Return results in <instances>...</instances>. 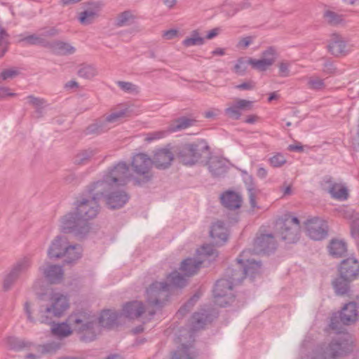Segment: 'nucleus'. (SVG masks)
Here are the masks:
<instances>
[{
    "mask_svg": "<svg viewBox=\"0 0 359 359\" xmlns=\"http://www.w3.org/2000/svg\"><path fill=\"white\" fill-rule=\"evenodd\" d=\"M106 199L108 207L111 209L122 208L128 201V196L123 191H107L102 196Z\"/></svg>",
    "mask_w": 359,
    "mask_h": 359,
    "instance_id": "obj_18",
    "label": "nucleus"
},
{
    "mask_svg": "<svg viewBox=\"0 0 359 359\" xmlns=\"http://www.w3.org/2000/svg\"><path fill=\"white\" fill-rule=\"evenodd\" d=\"M67 322L72 330L81 334L80 339L88 342L93 341L98 332L97 319L86 311H79L71 314Z\"/></svg>",
    "mask_w": 359,
    "mask_h": 359,
    "instance_id": "obj_2",
    "label": "nucleus"
},
{
    "mask_svg": "<svg viewBox=\"0 0 359 359\" xmlns=\"http://www.w3.org/2000/svg\"><path fill=\"white\" fill-rule=\"evenodd\" d=\"M221 201L225 208L236 210L241 206L242 197L235 191H228L222 195Z\"/></svg>",
    "mask_w": 359,
    "mask_h": 359,
    "instance_id": "obj_25",
    "label": "nucleus"
},
{
    "mask_svg": "<svg viewBox=\"0 0 359 359\" xmlns=\"http://www.w3.org/2000/svg\"><path fill=\"white\" fill-rule=\"evenodd\" d=\"M102 4L100 2H89L83 11L79 14V20L83 25H89L98 18Z\"/></svg>",
    "mask_w": 359,
    "mask_h": 359,
    "instance_id": "obj_16",
    "label": "nucleus"
},
{
    "mask_svg": "<svg viewBox=\"0 0 359 359\" xmlns=\"http://www.w3.org/2000/svg\"><path fill=\"white\" fill-rule=\"evenodd\" d=\"M69 242L64 236H57L51 243L48 255L50 259H58L63 257Z\"/></svg>",
    "mask_w": 359,
    "mask_h": 359,
    "instance_id": "obj_21",
    "label": "nucleus"
},
{
    "mask_svg": "<svg viewBox=\"0 0 359 359\" xmlns=\"http://www.w3.org/2000/svg\"><path fill=\"white\" fill-rule=\"evenodd\" d=\"M168 134H170L168 129L149 133L146 135L144 140L147 142L150 143L153 141L164 138Z\"/></svg>",
    "mask_w": 359,
    "mask_h": 359,
    "instance_id": "obj_53",
    "label": "nucleus"
},
{
    "mask_svg": "<svg viewBox=\"0 0 359 359\" xmlns=\"http://www.w3.org/2000/svg\"><path fill=\"white\" fill-rule=\"evenodd\" d=\"M328 250L332 256L339 257L346 252V245L343 241L332 240L328 245Z\"/></svg>",
    "mask_w": 359,
    "mask_h": 359,
    "instance_id": "obj_39",
    "label": "nucleus"
},
{
    "mask_svg": "<svg viewBox=\"0 0 359 359\" xmlns=\"http://www.w3.org/2000/svg\"><path fill=\"white\" fill-rule=\"evenodd\" d=\"M48 46H49L52 51L57 55H72L76 51V48L74 46L62 41H54L51 43L48 42Z\"/></svg>",
    "mask_w": 359,
    "mask_h": 359,
    "instance_id": "obj_29",
    "label": "nucleus"
},
{
    "mask_svg": "<svg viewBox=\"0 0 359 359\" xmlns=\"http://www.w3.org/2000/svg\"><path fill=\"white\" fill-rule=\"evenodd\" d=\"M248 65H249L248 59L245 60L243 57L239 58L234 66V72L239 75H243L247 69Z\"/></svg>",
    "mask_w": 359,
    "mask_h": 359,
    "instance_id": "obj_58",
    "label": "nucleus"
},
{
    "mask_svg": "<svg viewBox=\"0 0 359 359\" xmlns=\"http://www.w3.org/2000/svg\"><path fill=\"white\" fill-rule=\"evenodd\" d=\"M329 192L333 198L341 201L347 199L348 195L347 189L338 184H332L329 188Z\"/></svg>",
    "mask_w": 359,
    "mask_h": 359,
    "instance_id": "obj_40",
    "label": "nucleus"
},
{
    "mask_svg": "<svg viewBox=\"0 0 359 359\" xmlns=\"http://www.w3.org/2000/svg\"><path fill=\"white\" fill-rule=\"evenodd\" d=\"M96 190L95 185L92 184L88 189L90 196L78 200L75 212H69L62 217L60 225L62 232L85 236L90 231L89 221L96 217L99 213L98 200L104 194V193L98 194Z\"/></svg>",
    "mask_w": 359,
    "mask_h": 359,
    "instance_id": "obj_1",
    "label": "nucleus"
},
{
    "mask_svg": "<svg viewBox=\"0 0 359 359\" xmlns=\"http://www.w3.org/2000/svg\"><path fill=\"white\" fill-rule=\"evenodd\" d=\"M250 252V250H243L237 261L239 264L243 265L246 276L255 277L256 274L260 273L262 264L260 262L248 258Z\"/></svg>",
    "mask_w": 359,
    "mask_h": 359,
    "instance_id": "obj_14",
    "label": "nucleus"
},
{
    "mask_svg": "<svg viewBox=\"0 0 359 359\" xmlns=\"http://www.w3.org/2000/svg\"><path fill=\"white\" fill-rule=\"evenodd\" d=\"M19 74V72L15 69H4L0 74V83L4 81L11 80L17 76Z\"/></svg>",
    "mask_w": 359,
    "mask_h": 359,
    "instance_id": "obj_59",
    "label": "nucleus"
},
{
    "mask_svg": "<svg viewBox=\"0 0 359 359\" xmlns=\"http://www.w3.org/2000/svg\"><path fill=\"white\" fill-rule=\"evenodd\" d=\"M73 331L74 330L67 321L55 323L51 327L52 334L60 339L69 337L72 334Z\"/></svg>",
    "mask_w": 359,
    "mask_h": 359,
    "instance_id": "obj_33",
    "label": "nucleus"
},
{
    "mask_svg": "<svg viewBox=\"0 0 359 359\" xmlns=\"http://www.w3.org/2000/svg\"><path fill=\"white\" fill-rule=\"evenodd\" d=\"M130 176L129 168L126 163L120 162L104 176L102 180L94 183L98 194L111 191L114 188L124 186Z\"/></svg>",
    "mask_w": 359,
    "mask_h": 359,
    "instance_id": "obj_3",
    "label": "nucleus"
},
{
    "mask_svg": "<svg viewBox=\"0 0 359 359\" xmlns=\"http://www.w3.org/2000/svg\"><path fill=\"white\" fill-rule=\"evenodd\" d=\"M211 320V316L208 311L201 310L199 312H196L191 318V329L194 331L202 329Z\"/></svg>",
    "mask_w": 359,
    "mask_h": 359,
    "instance_id": "obj_28",
    "label": "nucleus"
},
{
    "mask_svg": "<svg viewBox=\"0 0 359 359\" xmlns=\"http://www.w3.org/2000/svg\"><path fill=\"white\" fill-rule=\"evenodd\" d=\"M96 68L92 65H81L78 69V75L84 79H91L97 74Z\"/></svg>",
    "mask_w": 359,
    "mask_h": 359,
    "instance_id": "obj_43",
    "label": "nucleus"
},
{
    "mask_svg": "<svg viewBox=\"0 0 359 359\" xmlns=\"http://www.w3.org/2000/svg\"><path fill=\"white\" fill-rule=\"evenodd\" d=\"M8 342L11 348L15 351L27 350L31 351L25 356V359H40L43 355L41 351L36 348V347H39L38 344L29 341L11 337L8 339Z\"/></svg>",
    "mask_w": 359,
    "mask_h": 359,
    "instance_id": "obj_10",
    "label": "nucleus"
},
{
    "mask_svg": "<svg viewBox=\"0 0 359 359\" xmlns=\"http://www.w3.org/2000/svg\"><path fill=\"white\" fill-rule=\"evenodd\" d=\"M204 42V38L200 36L199 32L197 30H194L191 32L189 37L186 38L182 41V44L186 47H191L194 46L203 45Z\"/></svg>",
    "mask_w": 359,
    "mask_h": 359,
    "instance_id": "obj_42",
    "label": "nucleus"
},
{
    "mask_svg": "<svg viewBox=\"0 0 359 359\" xmlns=\"http://www.w3.org/2000/svg\"><path fill=\"white\" fill-rule=\"evenodd\" d=\"M174 159V154L171 151L170 145L157 149L154 154L152 163L158 169L168 168Z\"/></svg>",
    "mask_w": 359,
    "mask_h": 359,
    "instance_id": "obj_13",
    "label": "nucleus"
},
{
    "mask_svg": "<svg viewBox=\"0 0 359 359\" xmlns=\"http://www.w3.org/2000/svg\"><path fill=\"white\" fill-rule=\"evenodd\" d=\"M195 121L187 117H180L171 123L168 129L170 133L184 130L194 125Z\"/></svg>",
    "mask_w": 359,
    "mask_h": 359,
    "instance_id": "obj_36",
    "label": "nucleus"
},
{
    "mask_svg": "<svg viewBox=\"0 0 359 359\" xmlns=\"http://www.w3.org/2000/svg\"><path fill=\"white\" fill-rule=\"evenodd\" d=\"M20 278L11 269L4 275L3 280V288L4 290H10L17 280Z\"/></svg>",
    "mask_w": 359,
    "mask_h": 359,
    "instance_id": "obj_45",
    "label": "nucleus"
},
{
    "mask_svg": "<svg viewBox=\"0 0 359 359\" xmlns=\"http://www.w3.org/2000/svg\"><path fill=\"white\" fill-rule=\"evenodd\" d=\"M248 195H249L250 206L252 208L255 209V208H257V203H256V196L257 194V190L252 185H249L248 187Z\"/></svg>",
    "mask_w": 359,
    "mask_h": 359,
    "instance_id": "obj_63",
    "label": "nucleus"
},
{
    "mask_svg": "<svg viewBox=\"0 0 359 359\" xmlns=\"http://www.w3.org/2000/svg\"><path fill=\"white\" fill-rule=\"evenodd\" d=\"M307 86L309 89L320 90L325 88L324 80L317 76H312L306 78Z\"/></svg>",
    "mask_w": 359,
    "mask_h": 359,
    "instance_id": "obj_51",
    "label": "nucleus"
},
{
    "mask_svg": "<svg viewBox=\"0 0 359 359\" xmlns=\"http://www.w3.org/2000/svg\"><path fill=\"white\" fill-rule=\"evenodd\" d=\"M339 318L344 325H349L355 322L357 318L355 303L350 302L346 304L340 312Z\"/></svg>",
    "mask_w": 359,
    "mask_h": 359,
    "instance_id": "obj_27",
    "label": "nucleus"
},
{
    "mask_svg": "<svg viewBox=\"0 0 359 359\" xmlns=\"http://www.w3.org/2000/svg\"><path fill=\"white\" fill-rule=\"evenodd\" d=\"M189 348L190 346L182 344L174 353L172 359H194Z\"/></svg>",
    "mask_w": 359,
    "mask_h": 359,
    "instance_id": "obj_49",
    "label": "nucleus"
},
{
    "mask_svg": "<svg viewBox=\"0 0 359 359\" xmlns=\"http://www.w3.org/2000/svg\"><path fill=\"white\" fill-rule=\"evenodd\" d=\"M207 149L208 146L204 145L202 141L186 143L178 147L177 156L183 164L193 165L201 158L203 150Z\"/></svg>",
    "mask_w": 359,
    "mask_h": 359,
    "instance_id": "obj_7",
    "label": "nucleus"
},
{
    "mask_svg": "<svg viewBox=\"0 0 359 359\" xmlns=\"http://www.w3.org/2000/svg\"><path fill=\"white\" fill-rule=\"evenodd\" d=\"M262 58L263 60H269L271 62L269 64L272 66L277 58V53L276 49L271 46L262 53Z\"/></svg>",
    "mask_w": 359,
    "mask_h": 359,
    "instance_id": "obj_56",
    "label": "nucleus"
},
{
    "mask_svg": "<svg viewBox=\"0 0 359 359\" xmlns=\"http://www.w3.org/2000/svg\"><path fill=\"white\" fill-rule=\"evenodd\" d=\"M39 347H36L39 351H41L42 355L48 353L55 352L60 348V344L57 342L47 343L43 345H39Z\"/></svg>",
    "mask_w": 359,
    "mask_h": 359,
    "instance_id": "obj_54",
    "label": "nucleus"
},
{
    "mask_svg": "<svg viewBox=\"0 0 359 359\" xmlns=\"http://www.w3.org/2000/svg\"><path fill=\"white\" fill-rule=\"evenodd\" d=\"M276 228L282 240L288 243L298 241L300 232V223L297 217L290 214H285L276 220Z\"/></svg>",
    "mask_w": 359,
    "mask_h": 359,
    "instance_id": "obj_5",
    "label": "nucleus"
},
{
    "mask_svg": "<svg viewBox=\"0 0 359 359\" xmlns=\"http://www.w3.org/2000/svg\"><path fill=\"white\" fill-rule=\"evenodd\" d=\"M170 285L166 282H155L147 288V302L150 306L159 309L169 296Z\"/></svg>",
    "mask_w": 359,
    "mask_h": 359,
    "instance_id": "obj_8",
    "label": "nucleus"
},
{
    "mask_svg": "<svg viewBox=\"0 0 359 359\" xmlns=\"http://www.w3.org/2000/svg\"><path fill=\"white\" fill-rule=\"evenodd\" d=\"M110 127L106 126L103 119L101 118L97 119L94 123L89 125L85 130L86 135H98L108 131Z\"/></svg>",
    "mask_w": 359,
    "mask_h": 359,
    "instance_id": "obj_38",
    "label": "nucleus"
},
{
    "mask_svg": "<svg viewBox=\"0 0 359 359\" xmlns=\"http://www.w3.org/2000/svg\"><path fill=\"white\" fill-rule=\"evenodd\" d=\"M269 163L271 166L278 168L286 163V159L282 154L278 153L269 158Z\"/></svg>",
    "mask_w": 359,
    "mask_h": 359,
    "instance_id": "obj_60",
    "label": "nucleus"
},
{
    "mask_svg": "<svg viewBox=\"0 0 359 359\" xmlns=\"http://www.w3.org/2000/svg\"><path fill=\"white\" fill-rule=\"evenodd\" d=\"M32 264L30 257H24L18 259L10 268L18 277L27 273Z\"/></svg>",
    "mask_w": 359,
    "mask_h": 359,
    "instance_id": "obj_31",
    "label": "nucleus"
},
{
    "mask_svg": "<svg viewBox=\"0 0 359 359\" xmlns=\"http://www.w3.org/2000/svg\"><path fill=\"white\" fill-rule=\"evenodd\" d=\"M204 261L205 259L201 257L200 259L187 258L182 262L180 270L187 276H194L198 272Z\"/></svg>",
    "mask_w": 359,
    "mask_h": 359,
    "instance_id": "obj_26",
    "label": "nucleus"
},
{
    "mask_svg": "<svg viewBox=\"0 0 359 359\" xmlns=\"http://www.w3.org/2000/svg\"><path fill=\"white\" fill-rule=\"evenodd\" d=\"M233 287V285L230 283V280L226 278L218 280L213 289L215 303L221 307H225L231 303L234 299Z\"/></svg>",
    "mask_w": 359,
    "mask_h": 359,
    "instance_id": "obj_9",
    "label": "nucleus"
},
{
    "mask_svg": "<svg viewBox=\"0 0 359 359\" xmlns=\"http://www.w3.org/2000/svg\"><path fill=\"white\" fill-rule=\"evenodd\" d=\"M276 248V242L272 233L262 234L254 241L252 252L254 254L269 253Z\"/></svg>",
    "mask_w": 359,
    "mask_h": 359,
    "instance_id": "obj_12",
    "label": "nucleus"
},
{
    "mask_svg": "<svg viewBox=\"0 0 359 359\" xmlns=\"http://www.w3.org/2000/svg\"><path fill=\"white\" fill-rule=\"evenodd\" d=\"M27 100H28L29 104L36 108V111L38 114H41V110L46 103V101L44 99L29 95L27 97Z\"/></svg>",
    "mask_w": 359,
    "mask_h": 359,
    "instance_id": "obj_55",
    "label": "nucleus"
},
{
    "mask_svg": "<svg viewBox=\"0 0 359 359\" xmlns=\"http://www.w3.org/2000/svg\"><path fill=\"white\" fill-rule=\"evenodd\" d=\"M149 315L152 317L156 311L148 307L147 309ZM146 311V308L142 302L134 301L125 304L123 309V314L129 318H137Z\"/></svg>",
    "mask_w": 359,
    "mask_h": 359,
    "instance_id": "obj_15",
    "label": "nucleus"
},
{
    "mask_svg": "<svg viewBox=\"0 0 359 359\" xmlns=\"http://www.w3.org/2000/svg\"><path fill=\"white\" fill-rule=\"evenodd\" d=\"M224 113L229 118H233L234 120H238L241 115L240 110L235 106L234 104L225 109Z\"/></svg>",
    "mask_w": 359,
    "mask_h": 359,
    "instance_id": "obj_61",
    "label": "nucleus"
},
{
    "mask_svg": "<svg viewBox=\"0 0 359 359\" xmlns=\"http://www.w3.org/2000/svg\"><path fill=\"white\" fill-rule=\"evenodd\" d=\"M168 279L170 282V285H172L175 287H183L187 283V279L185 277L177 271L171 273L168 276Z\"/></svg>",
    "mask_w": 359,
    "mask_h": 359,
    "instance_id": "obj_47",
    "label": "nucleus"
},
{
    "mask_svg": "<svg viewBox=\"0 0 359 359\" xmlns=\"http://www.w3.org/2000/svg\"><path fill=\"white\" fill-rule=\"evenodd\" d=\"M228 280L233 286L240 284L246 277L245 271L242 264L238 269L229 268L226 272Z\"/></svg>",
    "mask_w": 359,
    "mask_h": 359,
    "instance_id": "obj_34",
    "label": "nucleus"
},
{
    "mask_svg": "<svg viewBox=\"0 0 359 359\" xmlns=\"http://www.w3.org/2000/svg\"><path fill=\"white\" fill-rule=\"evenodd\" d=\"M328 50L335 56L346 55L348 53L346 41L341 36L337 34H332L328 45Z\"/></svg>",
    "mask_w": 359,
    "mask_h": 359,
    "instance_id": "obj_24",
    "label": "nucleus"
},
{
    "mask_svg": "<svg viewBox=\"0 0 359 359\" xmlns=\"http://www.w3.org/2000/svg\"><path fill=\"white\" fill-rule=\"evenodd\" d=\"M68 307L67 297L60 293H54L50 297L49 304L40 306L37 320L41 323L50 324L53 318L60 317Z\"/></svg>",
    "mask_w": 359,
    "mask_h": 359,
    "instance_id": "obj_4",
    "label": "nucleus"
},
{
    "mask_svg": "<svg viewBox=\"0 0 359 359\" xmlns=\"http://www.w3.org/2000/svg\"><path fill=\"white\" fill-rule=\"evenodd\" d=\"M359 273V262L354 257H349L341 262L339 274L346 278L353 280Z\"/></svg>",
    "mask_w": 359,
    "mask_h": 359,
    "instance_id": "obj_20",
    "label": "nucleus"
},
{
    "mask_svg": "<svg viewBox=\"0 0 359 359\" xmlns=\"http://www.w3.org/2000/svg\"><path fill=\"white\" fill-rule=\"evenodd\" d=\"M117 318L118 315L116 312L110 310L103 311L98 318L97 325L111 328L116 323Z\"/></svg>",
    "mask_w": 359,
    "mask_h": 359,
    "instance_id": "obj_32",
    "label": "nucleus"
},
{
    "mask_svg": "<svg viewBox=\"0 0 359 359\" xmlns=\"http://www.w3.org/2000/svg\"><path fill=\"white\" fill-rule=\"evenodd\" d=\"M128 112V110L126 108L115 110L111 114L102 117V118L106 126L111 128L114 126L121 123V120L126 116Z\"/></svg>",
    "mask_w": 359,
    "mask_h": 359,
    "instance_id": "obj_30",
    "label": "nucleus"
},
{
    "mask_svg": "<svg viewBox=\"0 0 359 359\" xmlns=\"http://www.w3.org/2000/svg\"><path fill=\"white\" fill-rule=\"evenodd\" d=\"M82 249L79 245H69L67 247L64 255L65 262L71 264L78 260L81 257Z\"/></svg>",
    "mask_w": 359,
    "mask_h": 359,
    "instance_id": "obj_35",
    "label": "nucleus"
},
{
    "mask_svg": "<svg viewBox=\"0 0 359 359\" xmlns=\"http://www.w3.org/2000/svg\"><path fill=\"white\" fill-rule=\"evenodd\" d=\"M21 41H25L29 45H42L48 46V42L40 34H30L21 39Z\"/></svg>",
    "mask_w": 359,
    "mask_h": 359,
    "instance_id": "obj_50",
    "label": "nucleus"
},
{
    "mask_svg": "<svg viewBox=\"0 0 359 359\" xmlns=\"http://www.w3.org/2000/svg\"><path fill=\"white\" fill-rule=\"evenodd\" d=\"M346 353L344 343L334 340L323 348L322 359H336L337 357Z\"/></svg>",
    "mask_w": 359,
    "mask_h": 359,
    "instance_id": "obj_22",
    "label": "nucleus"
},
{
    "mask_svg": "<svg viewBox=\"0 0 359 359\" xmlns=\"http://www.w3.org/2000/svg\"><path fill=\"white\" fill-rule=\"evenodd\" d=\"M39 271L51 284L60 283L63 279L64 271L60 266L49 264L39 267Z\"/></svg>",
    "mask_w": 359,
    "mask_h": 359,
    "instance_id": "obj_19",
    "label": "nucleus"
},
{
    "mask_svg": "<svg viewBox=\"0 0 359 359\" xmlns=\"http://www.w3.org/2000/svg\"><path fill=\"white\" fill-rule=\"evenodd\" d=\"M206 165L213 177H223L229 169V162L217 156H211Z\"/></svg>",
    "mask_w": 359,
    "mask_h": 359,
    "instance_id": "obj_17",
    "label": "nucleus"
},
{
    "mask_svg": "<svg viewBox=\"0 0 359 359\" xmlns=\"http://www.w3.org/2000/svg\"><path fill=\"white\" fill-rule=\"evenodd\" d=\"M94 154L95 151L90 149L81 151L74 156V163L76 165L86 164Z\"/></svg>",
    "mask_w": 359,
    "mask_h": 359,
    "instance_id": "obj_41",
    "label": "nucleus"
},
{
    "mask_svg": "<svg viewBox=\"0 0 359 359\" xmlns=\"http://www.w3.org/2000/svg\"><path fill=\"white\" fill-rule=\"evenodd\" d=\"M253 41L252 36H246L244 38H242L238 43L237 47L238 48L245 49L247 48Z\"/></svg>",
    "mask_w": 359,
    "mask_h": 359,
    "instance_id": "obj_64",
    "label": "nucleus"
},
{
    "mask_svg": "<svg viewBox=\"0 0 359 359\" xmlns=\"http://www.w3.org/2000/svg\"><path fill=\"white\" fill-rule=\"evenodd\" d=\"M271 62L269 60L254 59L252 57L248 58V63L252 67L259 72H264L267 70L271 66L269 65Z\"/></svg>",
    "mask_w": 359,
    "mask_h": 359,
    "instance_id": "obj_46",
    "label": "nucleus"
},
{
    "mask_svg": "<svg viewBox=\"0 0 359 359\" xmlns=\"http://www.w3.org/2000/svg\"><path fill=\"white\" fill-rule=\"evenodd\" d=\"M323 17L325 21L331 25H337L343 21L341 15L329 10L324 13Z\"/></svg>",
    "mask_w": 359,
    "mask_h": 359,
    "instance_id": "obj_52",
    "label": "nucleus"
},
{
    "mask_svg": "<svg viewBox=\"0 0 359 359\" xmlns=\"http://www.w3.org/2000/svg\"><path fill=\"white\" fill-rule=\"evenodd\" d=\"M117 85L121 90L126 93H137L139 92L138 86L130 82L119 81L117 82Z\"/></svg>",
    "mask_w": 359,
    "mask_h": 359,
    "instance_id": "obj_57",
    "label": "nucleus"
},
{
    "mask_svg": "<svg viewBox=\"0 0 359 359\" xmlns=\"http://www.w3.org/2000/svg\"><path fill=\"white\" fill-rule=\"evenodd\" d=\"M197 254L203 257L208 258L210 260L217 257V252L214 246L210 244H205L197 250Z\"/></svg>",
    "mask_w": 359,
    "mask_h": 359,
    "instance_id": "obj_44",
    "label": "nucleus"
},
{
    "mask_svg": "<svg viewBox=\"0 0 359 359\" xmlns=\"http://www.w3.org/2000/svg\"><path fill=\"white\" fill-rule=\"evenodd\" d=\"M351 280V279L346 278L341 275L335 278L332 281V286L335 290L336 294L338 295H344L346 294L349 289V283Z\"/></svg>",
    "mask_w": 359,
    "mask_h": 359,
    "instance_id": "obj_37",
    "label": "nucleus"
},
{
    "mask_svg": "<svg viewBox=\"0 0 359 359\" xmlns=\"http://www.w3.org/2000/svg\"><path fill=\"white\" fill-rule=\"evenodd\" d=\"M200 296L198 294H194L189 301L179 310L178 313L184 314L185 312L189 311L196 302L199 299Z\"/></svg>",
    "mask_w": 359,
    "mask_h": 359,
    "instance_id": "obj_62",
    "label": "nucleus"
},
{
    "mask_svg": "<svg viewBox=\"0 0 359 359\" xmlns=\"http://www.w3.org/2000/svg\"><path fill=\"white\" fill-rule=\"evenodd\" d=\"M151 159L144 154H137L134 156L132 161L133 171L139 176L134 178V183L136 185H142L149 182L152 178L151 168Z\"/></svg>",
    "mask_w": 359,
    "mask_h": 359,
    "instance_id": "obj_6",
    "label": "nucleus"
},
{
    "mask_svg": "<svg viewBox=\"0 0 359 359\" xmlns=\"http://www.w3.org/2000/svg\"><path fill=\"white\" fill-rule=\"evenodd\" d=\"M133 20V14L130 11H126L117 15L116 19V25L117 27L128 26L131 24Z\"/></svg>",
    "mask_w": 359,
    "mask_h": 359,
    "instance_id": "obj_48",
    "label": "nucleus"
},
{
    "mask_svg": "<svg viewBox=\"0 0 359 359\" xmlns=\"http://www.w3.org/2000/svg\"><path fill=\"white\" fill-rule=\"evenodd\" d=\"M210 233L217 245H223L227 241L228 230L222 221H217L212 224Z\"/></svg>",
    "mask_w": 359,
    "mask_h": 359,
    "instance_id": "obj_23",
    "label": "nucleus"
},
{
    "mask_svg": "<svg viewBox=\"0 0 359 359\" xmlns=\"http://www.w3.org/2000/svg\"><path fill=\"white\" fill-rule=\"evenodd\" d=\"M306 225L307 235L313 240L320 241L326 237L328 226L325 221L315 217L308 219Z\"/></svg>",
    "mask_w": 359,
    "mask_h": 359,
    "instance_id": "obj_11",
    "label": "nucleus"
}]
</instances>
